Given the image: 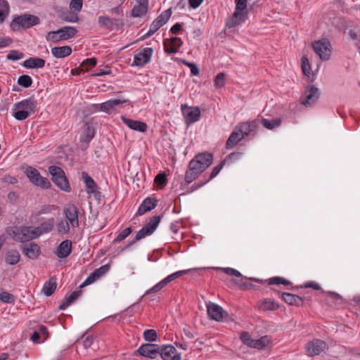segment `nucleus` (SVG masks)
<instances>
[{
	"mask_svg": "<svg viewBox=\"0 0 360 360\" xmlns=\"http://www.w3.org/2000/svg\"><path fill=\"white\" fill-rule=\"evenodd\" d=\"M174 280H176L175 277L172 274L167 276L166 278H165L162 281H160L159 283H158L156 285H155L153 288L148 290L146 292L145 295H146L150 294L152 292H157L160 291V290H162L163 288H165L168 283H169L170 282H172Z\"/></svg>",
	"mask_w": 360,
	"mask_h": 360,
	"instance_id": "c756f323",
	"label": "nucleus"
},
{
	"mask_svg": "<svg viewBox=\"0 0 360 360\" xmlns=\"http://www.w3.org/2000/svg\"><path fill=\"white\" fill-rule=\"evenodd\" d=\"M110 269V265L105 264L103 265L101 267L96 269L94 270L84 281V282L79 286L80 288H82L85 285H89L94 281H96L97 279H98L102 276L105 275Z\"/></svg>",
	"mask_w": 360,
	"mask_h": 360,
	"instance_id": "6ab92c4d",
	"label": "nucleus"
},
{
	"mask_svg": "<svg viewBox=\"0 0 360 360\" xmlns=\"http://www.w3.org/2000/svg\"><path fill=\"white\" fill-rule=\"evenodd\" d=\"M281 298L284 302L290 305L298 307L303 304V299L301 297L292 293L283 292L281 293Z\"/></svg>",
	"mask_w": 360,
	"mask_h": 360,
	"instance_id": "cd10ccee",
	"label": "nucleus"
},
{
	"mask_svg": "<svg viewBox=\"0 0 360 360\" xmlns=\"http://www.w3.org/2000/svg\"><path fill=\"white\" fill-rule=\"evenodd\" d=\"M240 340L244 345L250 347L252 340V338L250 336L248 332L243 331L240 334Z\"/></svg>",
	"mask_w": 360,
	"mask_h": 360,
	"instance_id": "0e129e2a",
	"label": "nucleus"
},
{
	"mask_svg": "<svg viewBox=\"0 0 360 360\" xmlns=\"http://www.w3.org/2000/svg\"><path fill=\"white\" fill-rule=\"evenodd\" d=\"M219 270L229 276H235L239 278H243V275L238 271L231 267L219 268Z\"/></svg>",
	"mask_w": 360,
	"mask_h": 360,
	"instance_id": "13d9d810",
	"label": "nucleus"
},
{
	"mask_svg": "<svg viewBox=\"0 0 360 360\" xmlns=\"http://www.w3.org/2000/svg\"><path fill=\"white\" fill-rule=\"evenodd\" d=\"M72 252V242L69 240L62 241L56 248V254L58 257L64 259L68 257Z\"/></svg>",
	"mask_w": 360,
	"mask_h": 360,
	"instance_id": "b1692460",
	"label": "nucleus"
},
{
	"mask_svg": "<svg viewBox=\"0 0 360 360\" xmlns=\"http://www.w3.org/2000/svg\"><path fill=\"white\" fill-rule=\"evenodd\" d=\"M138 5H136L133 7L131 10V16L134 18H139L144 15H146L148 12V4L145 3H137Z\"/></svg>",
	"mask_w": 360,
	"mask_h": 360,
	"instance_id": "58836bf2",
	"label": "nucleus"
},
{
	"mask_svg": "<svg viewBox=\"0 0 360 360\" xmlns=\"http://www.w3.org/2000/svg\"><path fill=\"white\" fill-rule=\"evenodd\" d=\"M327 347L328 345L326 342L320 339H315L307 342L306 345V351L309 356H314L319 355Z\"/></svg>",
	"mask_w": 360,
	"mask_h": 360,
	"instance_id": "f8f14e48",
	"label": "nucleus"
},
{
	"mask_svg": "<svg viewBox=\"0 0 360 360\" xmlns=\"http://www.w3.org/2000/svg\"><path fill=\"white\" fill-rule=\"evenodd\" d=\"M159 351V355L162 360H181V354L178 353L172 345H160Z\"/></svg>",
	"mask_w": 360,
	"mask_h": 360,
	"instance_id": "9b49d317",
	"label": "nucleus"
},
{
	"mask_svg": "<svg viewBox=\"0 0 360 360\" xmlns=\"http://www.w3.org/2000/svg\"><path fill=\"white\" fill-rule=\"evenodd\" d=\"M25 174L30 181L34 186L48 189L51 187V184L47 178L41 176L39 172L34 167L27 166Z\"/></svg>",
	"mask_w": 360,
	"mask_h": 360,
	"instance_id": "423d86ee",
	"label": "nucleus"
},
{
	"mask_svg": "<svg viewBox=\"0 0 360 360\" xmlns=\"http://www.w3.org/2000/svg\"><path fill=\"white\" fill-rule=\"evenodd\" d=\"M150 230L147 229L145 227H143L141 230H139L137 233L136 234L135 238L129 242L124 247H123L121 249V252L125 251L127 249H129L131 246H132L136 241L140 240L146 236H150L151 233H150Z\"/></svg>",
	"mask_w": 360,
	"mask_h": 360,
	"instance_id": "473e14b6",
	"label": "nucleus"
},
{
	"mask_svg": "<svg viewBox=\"0 0 360 360\" xmlns=\"http://www.w3.org/2000/svg\"><path fill=\"white\" fill-rule=\"evenodd\" d=\"M319 97V90L314 86H309L301 98V103L304 106L311 105L316 102Z\"/></svg>",
	"mask_w": 360,
	"mask_h": 360,
	"instance_id": "ddd939ff",
	"label": "nucleus"
},
{
	"mask_svg": "<svg viewBox=\"0 0 360 360\" xmlns=\"http://www.w3.org/2000/svg\"><path fill=\"white\" fill-rule=\"evenodd\" d=\"M95 130L94 128L89 123L85 124L83 134L80 136V141L82 143H86L89 144L91 139L94 137Z\"/></svg>",
	"mask_w": 360,
	"mask_h": 360,
	"instance_id": "72a5a7b5",
	"label": "nucleus"
},
{
	"mask_svg": "<svg viewBox=\"0 0 360 360\" xmlns=\"http://www.w3.org/2000/svg\"><path fill=\"white\" fill-rule=\"evenodd\" d=\"M123 103H129V101L128 99L120 98L108 100L101 103L100 111L110 114L116 107Z\"/></svg>",
	"mask_w": 360,
	"mask_h": 360,
	"instance_id": "aec40b11",
	"label": "nucleus"
},
{
	"mask_svg": "<svg viewBox=\"0 0 360 360\" xmlns=\"http://www.w3.org/2000/svg\"><path fill=\"white\" fill-rule=\"evenodd\" d=\"M225 74L224 72H219L217 75L214 79V85L218 87H222L225 84Z\"/></svg>",
	"mask_w": 360,
	"mask_h": 360,
	"instance_id": "e2e57ef3",
	"label": "nucleus"
},
{
	"mask_svg": "<svg viewBox=\"0 0 360 360\" xmlns=\"http://www.w3.org/2000/svg\"><path fill=\"white\" fill-rule=\"evenodd\" d=\"M97 60L96 58H90L84 60L80 65V68H82V71H87L89 68H91L96 65Z\"/></svg>",
	"mask_w": 360,
	"mask_h": 360,
	"instance_id": "8fccbe9b",
	"label": "nucleus"
},
{
	"mask_svg": "<svg viewBox=\"0 0 360 360\" xmlns=\"http://www.w3.org/2000/svg\"><path fill=\"white\" fill-rule=\"evenodd\" d=\"M53 182L61 190L70 192L71 187L64 171L60 167L51 165L49 167Z\"/></svg>",
	"mask_w": 360,
	"mask_h": 360,
	"instance_id": "39448f33",
	"label": "nucleus"
},
{
	"mask_svg": "<svg viewBox=\"0 0 360 360\" xmlns=\"http://www.w3.org/2000/svg\"><path fill=\"white\" fill-rule=\"evenodd\" d=\"M172 13V8H168L166 11H163L155 19L163 26L169 20Z\"/></svg>",
	"mask_w": 360,
	"mask_h": 360,
	"instance_id": "09e8293b",
	"label": "nucleus"
},
{
	"mask_svg": "<svg viewBox=\"0 0 360 360\" xmlns=\"http://www.w3.org/2000/svg\"><path fill=\"white\" fill-rule=\"evenodd\" d=\"M269 342L270 340L267 335L262 336L259 339L252 338V340L249 347L257 349H263L267 347Z\"/></svg>",
	"mask_w": 360,
	"mask_h": 360,
	"instance_id": "4c0bfd02",
	"label": "nucleus"
},
{
	"mask_svg": "<svg viewBox=\"0 0 360 360\" xmlns=\"http://www.w3.org/2000/svg\"><path fill=\"white\" fill-rule=\"evenodd\" d=\"M302 61V70L303 73L307 75L308 77H310L311 72V65L309 64V60L306 56H303L301 59Z\"/></svg>",
	"mask_w": 360,
	"mask_h": 360,
	"instance_id": "4d7b16f0",
	"label": "nucleus"
},
{
	"mask_svg": "<svg viewBox=\"0 0 360 360\" xmlns=\"http://www.w3.org/2000/svg\"><path fill=\"white\" fill-rule=\"evenodd\" d=\"M260 121V124H262L265 128L272 130L277 127H278L281 124V119L276 118L273 120H269L263 118Z\"/></svg>",
	"mask_w": 360,
	"mask_h": 360,
	"instance_id": "ea45409f",
	"label": "nucleus"
},
{
	"mask_svg": "<svg viewBox=\"0 0 360 360\" xmlns=\"http://www.w3.org/2000/svg\"><path fill=\"white\" fill-rule=\"evenodd\" d=\"M52 55L56 58H63L72 53L70 46H56L51 49Z\"/></svg>",
	"mask_w": 360,
	"mask_h": 360,
	"instance_id": "c85d7f7f",
	"label": "nucleus"
},
{
	"mask_svg": "<svg viewBox=\"0 0 360 360\" xmlns=\"http://www.w3.org/2000/svg\"><path fill=\"white\" fill-rule=\"evenodd\" d=\"M161 217H162L160 215H155L153 217L150 219V220L143 227L150 230V233L153 234V232L156 230L157 227L158 226V224H160L161 220Z\"/></svg>",
	"mask_w": 360,
	"mask_h": 360,
	"instance_id": "a19ab883",
	"label": "nucleus"
},
{
	"mask_svg": "<svg viewBox=\"0 0 360 360\" xmlns=\"http://www.w3.org/2000/svg\"><path fill=\"white\" fill-rule=\"evenodd\" d=\"M24 54L22 53L19 52L16 50H12L9 52V53L6 56V58L10 60H18L22 58Z\"/></svg>",
	"mask_w": 360,
	"mask_h": 360,
	"instance_id": "680f3d73",
	"label": "nucleus"
},
{
	"mask_svg": "<svg viewBox=\"0 0 360 360\" xmlns=\"http://www.w3.org/2000/svg\"><path fill=\"white\" fill-rule=\"evenodd\" d=\"M248 0H236L235 11L238 13H247L245 10L247 8Z\"/></svg>",
	"mask_w": 360,
	"mask_h": 360,
	"instance_id": "052dcab7",
	"label": "nucleus"
},
{
	"mask_svg": "<svg viewBox=\"0 0 360 360\" xmlns=\"http://www.w3.org/2000/svg\"><path fill=\"white\" fill-rule=\"evenodd\" d=\"M39 22L40 20L37 16L25 13L15 17L12 20L10 27L13 31L17 32L20 30H26L32 27L39 24Z\"/></svg>",
	"mask_w": 360,
	"mask_h": 360,
	"instance_id": "20e7f679",
	"label": "nucleus"
},
{
	"mask_svg": "<svg viewBox=\"0 0 360 360\" xmlns=\"http://www.w3.org/2000/svg\"><path fill=\"white\" fill-rule=\"evenodd\" d=\"M57 230L60 234H66L70 231V224L67 221L62 220L57 224Z\"/></svg>",
	"mask_w": 360,
	"mask_h": 360,
	"instance_id": "6e6d98bb",
	"label": "nucleus"
},
{
	"mask_svg": "<svg viewBox=\"0 0 360 360\" xmlns=\"http://www.w3.org/2000/svg\"><path fill=\"white\" fill-rule=\"evenodd\" d=\"M64 214L73 227H77L79 226L78 209L75 205H68L64 208Z\"/></svg>",
	"mask_w": 360,
	"mask_h": 360,
	"instance_id": "f3484780",
	"label": "nucleus"
},
{
	"mask_svg": "<svg viewBox=\"0 0 360 360\" xmlns=\"http://www.w3.org/2000/svg\"><path fill=\"white\" fill-rule=\"evenodd\" d=\"M312 48L314 52L322 60H328L331 53V44L326 38L315 41L312 43Z\"/></svg>",
	"mask_w": 360,
	"mask_h": 360,
	"instance_id": "0eeeda50",
	"label": "nucleus"
},
{
	"mask_svg": "<svg viewBox=\"0 0 360 360\" xmlns=\"http://www.w3.org/2000/svg\"><path fill=\"white\" fill-rule=\"evenodd\" d=\"M20 259V255L15 249L8 250L5 255V262L11 265L17 264L19 262Z\"/></svg>",
	"mask_w": 360,
	"mask_h": 360,
	"instance_id": "e433bc0d",
	"label": "nucleus"
},
{
	"mask_svg": "<svg viewBox=\"0 0 360 360\" xmlns=\"http://www.w3.org/2000/svg\"><path fill=\"white\" fill-rule=\"evenodd\" d=\"M58 31L62 41L68 40L74 37L77 32V29L71 26H65L59 29Z\"/></svg>",
	"mask_w": 360,
	"mask_h": 360,
	"instance_id": "c9c22d12",
	"label": "nucleus"
},
{
	"mask_svg": "<svg viewBox=\"0 0 360 360\" xmlns=\"http://www.w3.org/2000/svg\"><path fill=\"white\" fill-rule=\"evenodd\" d=\"M164 46L165 51L168 54H174L177 52V49L167 39L165 41Z\"/></svg>",
	"mask_w": 360,
	"mask_h": 360,
	"instance_id": "774afa93",
	"label": "nucleus"
},
{
	"mask_svg": "<svg viewBox=\"0 0 360 360\" xmlns=\"http://www.w3.org/2000/svg\"><path fill=\"white\" fill-rule=\"evenodd\" d=\"M143 337L146 342H149L148 343H150L157 340L158 334L153 329H147L144 330Z\"/></svg>",
	"mask_w": 360,
	"mask_h": 360,
	"instance_id": "a18cd8bd",
	"label": "nucleus"
},
{
	"mask_svg": "<svg viewBox=\"0 0 360 360\" xmlns=\"http://www.w3.org/2000/svg\"><path fill=\"white\" fill-rule=\"evenodd\" d=\"M82 179L85 184L86 193L93 194L96 198L99 199L101 193L95 181L86 172H82Z\"/></svg>",
	"mask_w": 360,
	"mask_h": 360,
	"instance_id": "dca6fc26",
	"label": "nucleus"
},
{
	"mask_svg": "<svg viewBox=\"0 0 360 360\" xmlns=\"http://www.w3.org/2000/svg\"><path fill=\"white\" fill-rule=\"evenodd\" d=\"M246 15L247 13H238V11H234L231 17L226 20V26L229 28L237 27L245 21Z\"/></svg>",
	"mask_w": 360,
	"mask_h": 360,
	"instance_id": "393cba45",
	"label": "nucleus"
},
{
	"mask_svg": "<svg viewBox=\"0 0 360 360\" xmlns=\"http://www.w3.org/2000/svg\"><path fill=\"white\" fill-rule=\"evenodd\" d=\"M181 112L185 120V122L190 125L198 120L200 116V110L199 107H190L186 104L181 105Z\"/></svg>",
	"mask_w": 360,
	"mask_h": 360,
	"instance_id": "1a4fd4ad",
	"label": "nucleus"
},
{
	"mask_svg": "<svg viewBox=\"0 0 360 360\" xmlns=\"http://www.w3.org/2000/svg\"><path fill=\"white\" fill-rule=\"evenodd\" d=\"M21 250L23 254L29 259H36L41 253L39 245L35 243H30L29 244L22 245Z\"/></svg>",
	"mask_w": 360,
	"mask_h": 360,
	"instance_id": "a211bd4d",
	"label": "nucleus"
},
{
	"mask_svg": "<svg viewBox=\"0 0 360 360\" xmlns=\"http://www.w3.org/2000/svg\"><path fill=\"white\" fill-rule=\"evenodd\" d=\"M18 84L22 87L28 88L32 84V79L27 75H22L18 77Z\"/></svg>",
	"mask_w": 360,
	"mask_h": 360,
	"instance_id": "de8ad7c7",
	"label": "nucleus"
},
{
	"mask_svg": "<svg viewBox=\"0 0 360 360\" xmlns=\"http://www.w3.org/2000/svg\"><path fill=\"white\" fill-rule=\"evenodd\" d=\"M267 282H268L269 285L283 284V285H287L291 284V283L289 281L286 280L284 278L279 277V276H275V277L271 278L267 281Z\"/></svg>",
	"mask_w": 360,
	"mask_h": 360,
	"instance_id": "3c124183",
	"label": "nucleus"
},
{
	"mask_svg": "<svg viewBox=\"0 0 360 360\" xmlns=\"http://www.w3.org/2000/svg\"><path fill=\"white\" fill-rule=\"evenodd\" d=\"M225 163H226V160H221L217 166L214 167L212 169V172L210 175V177L207 179H206L205 181H207V182H209L211 179H212L213 178L217 176L218 175V174L220 172V171L221 170V169L223 168V167L224 166Z\"/></svg>",
	"mask_w": 360,
	"mask_h": 360,
	"instance_id": "5fc2aeb1",
	"label": "nucleus"
},
{
	"mask_svg": "<svg viewBox=\"0 0 360 360\" xmlns=\"http://www.w3.org/2000/svg\"><path fill=\"white\" fill-rule=\"evenodd\" d=\"M83 0H71L70 7L71 9L79 12L82 10Z\"/></svg>",
	"mask_w": 360,
	"mask_h": 360,
	"instance_id": "69168bd1",
	"label": "nucleus"
},
{
	"mask_svg": "<svg viewBox=\"0 0 360 360\" xmlns=\"http://www.w3.org/2000/svg\"><path fill=\"white\" fill-rule=\"evenodd\" d=\"M153 52L152 48H144L141 51L134 55L131 65L138 67L144 66L150 60Z\"/></svg>",
	"mask_w": 360,
	"mask_h": 360,
	"instance_id": "4468645a",
	"label": "nucleus"
},
{
	"mask_svg": "<svg viewBox=\"0 0 360 360\" xmlns=\"http://www.w3.org/2000/svg\"><path fill=\"white\" fill-rule=\"evenodd\" d=\"M37 100L34 96L15 103L12 108L13 116L18 121H23L37 110Z\"/></svg>",
	"mask_w": 360,
	"mask_h": 360,
	"instance_id": "f03ea898",
	"label": "nucleus"
},
{
	"mask_svg": "<svg viewBox=\"0 0 360 360\" xmlns=\"http://www.w3.org/2000/svg\"><path fill=\"white\" fill-rule=\"evenodd\" d=\"M207 309L209 318L216 321H221L224 318L229 316L221 307L215 303L210 302L207 304Z\"/></svg>",
	"mask_w": 360,
	"mask_h": 360,
	"instance_id": "9d476101",
	"label": "nucleus"
},
{
	"mask_svg": "<svg viewBox=\"0 0 360 360\" xmlns=\"http://www.w3.org/2000/svg\"><path fill=\"white\" fill-rule=\"evenodd\" d=\"M121 119L124 124L133 130L139 132H145L147 130V124L145 122L134 120L124 116H122Z\"/></svg>",
	"mask_w": 360,
	"mask_h": 360,
	"instance_id": "5701e85b",
	"label": "nucleus"
},
{
	"mask_svg": "<svg viewBox=\"0 0 360 360\" xmlns=\"http://www.w3.org/2000/svg\"><path fill=\"white\" fill-rule=\"evenodd\" d=\"M98 22L101 27L106 28L108 30H111L113 26V20L108 16H99Z\"/></svg>",
	"mask_w": 360,
	"mask_h": 360,
	"instance_id": "37998d69",
	"label": "nucleus"
},
{
	"mask_svg": "<svg viewBox=\"0 0 360 360\" xmlns=\"http://www.w3.org/2000/svg\"><path fill=\"white\" fill-rule=\"evenodd\" d=\"M58 15L60 19L68 22H76L79 19L76 13L67 9L58 10Z\"/></svg>",
	"mask_w": 360,
	"mask_h": 360,
	"instance_id": "f704fd0d",
	"label": "nucleus"
},
{
	"mask_svg": "<svg viewBox=\"0 0 360 360\" xmlns=\"http://www.w3.org/2000/svg\"><path fill=\"white\" fill-rule=\"evenodd\" d=\"M46 63L45 60L38 57H30L23 62L22 65L28 69L42 68Z\"/></svg>",
	"mask_w": 360,
	"mask_h": 360,
	"instance_id": "a878e982",
	"label": "nucleus"
},
{
	"mask_svg": "<svg viewBox=\"0 0 360 360\" xmlns=\"http://www.w3.org/2000/svg\"><path fill=\"white\" fill-rule=\"evenodd\" d=\"M243 134L240 133L237 127H235L234 130L230 134L229 139L226 143V148L231 149L233 148L239 141L243 139Z\"/></svg>",
	"mask_w": 360,
	"mask_h": 360,
	"instance_id": "bb28decb",
	"label": "nucleus"
},
{
	"mask_svg": "<svg viewBox=\"0 0 360 360\" xmlns=\"http://www.w3.org/2000/svg\"><path fill=\"white\" fill-rule=\"evenodd\" d=\"M278 307V304L272 300H264L261 304V308L266 311L275 310L277 309Z\"/></svg>",
	"mask_w": 360,
	"mask_h": 360,
	"instance_id": "49530a36",
	"label": "nucleus"
},
{
	"mask_svg": "<svg viewBox=\"0 0 360 360\" xmlns=\"http://www.w3.org/2000/svg\"><path fill=\"white\" fill-rule=\"evenodd\" d=\"M155 182L160 186H165L167 184V177L165 173H160L155 177Z\"/></svg>",
	"mask_w": 360,
	"mask_h": 360,
	"instance_id": "338daca9",
	"label": "nucleus"
},
{
	"mask_svg": "<svg viewBox=\"0 0 360 360\" xmlns=\"http://www.w3.org/2000/svg\"><path fill=\"white\" fill-rule=\"evenodd\" d=\"M157 203L158 200L154 197H148L145 198L140 205L136 215L141 216L147 212L151 211L157 206Z\"/></svg>",
	"mask_w": 360,
	"mask_h": 360,
	"instance_id": "4be33fe9",
	"label": "nucleus"
},
{
	"mask_svg": "<svg viewBox=\"0 0 360 360\" xmlns=\"http://www.w3.org/2000/svg\"><path fill=\"white\" fill-rule=\"evenodd\" d=\"M160 345L153 343L142 344L138 349L134 352V355L147 357L155 359L159 356Z\"/></svg>",
	"mask_w": 360,
	"mask_h": 360,
	"instance_id": "6e6552de",
	"label": "nucleus"
},
{
	"mask_svg": "<svg viewBox=\"0 0 360 360\" xmlns=\"http://www.w3.org/2000/svg\"><path fill=\"white\" fill-rule=\"evenodd\" d=\"M9 12V5L5 0H0V23L2 22Z\"/></svg>",
	"mask_w": 360,
	"mask_h": 360,
	"instance_id": "c03bdc74",
	"label": "nucleus"
},
{
	"mask_svg": "<svg viewBox=\"0 0 360 360\" xmlns=\"http://www.w3.org/2000/svg\"><path fill=\"white\" fill-rule=\"evenodd\" d=\"M82 295L81 290L72 292L70 295H67L58 307L60 310L66 309L72 302H74Z\"/></svg>",
	"mask_w": 360,
	"mask_h": 360,
	"instance_id": "2f4dec72",
	"label": "nucleus"
},
{
	"mask_svg": "<svg viewBox=\"0 0 360 360\" xmlns=\"http://www.w3.org/2000/svg\"><path fill=\"white\" fill-rule=\"evenodd\" d=\"M46 39L48 41H51L53 43H57V42L62 41V39H60V34L59 33L58 30L56 31L49 32L47 34Z\"/></svg>",
	"mask_w": 360,
	"mask_h": 360,
	"instance_id": "bf43d9fd",
	"label": "nucleus"
},
{
	"mask_svg": "<svg viewBox=\"0 0 360 360\" xmlns=\"http://www.w3.org/2000/svg\"><path fill=\"white\" fill-rule=\"evenodd\" d=\"M162 25L155 19L150 25L149 30L141 37V39H147L154 34Z\"/></svg>",
	"mask_w": 360,
	"mask_h": 360,
	"instance_id": "79ce46f5",
	"label": "nucleus"
},
{
	"mask_svg": "<svg viewBox=\"0 0 360 360\" xmlns=\"http://www.w3.org/2000/svg\"><path fill=\"white\" fill-rule=\"evenodd\" d=\"M6 233L14 241L25 243L37 238V233L32 226H13L6 229Z\"/></svg>",
	"mask_w": 360,
	"mask_h": 360,
	"instance_id": "7ed1b4c3",
	"label": "nucleus"
},
{
	"mask_svg": "<svg viewBox=\"0 0 360 360\" xmlns=\"http://www.w3.org/2000/svg\"><path fill=\"white\" fill-rule=\"evenodd\" d=\"M132 232V229L131 227H127L124 230H123L118 236L114 239L113 243H117L124 240L127 236H129Z\"/></svg>",
	"mask_w": 360,
	"mask_h": 360,
	"instance_id": "864d4df0",
	"label": "nucleus"
},
{
	"mask_svg": "<svg viewBox=\"0 0 360 360\" xmlns=\"http://www.w3.org/2000/svg\"><path fill=\"white\" fill-rule=\"evenodd\" d=\"M0 301L8 304L14 303L15 297L8 292L2 291L0 292Z\"/></svg>",
	"mask_w": 360,
	"mask_h": 360,
	"instance_id": "603ef678",
	"label": "nucleus"
},
{
	"mask_svg": "<svg viewBox=\"0 0 360 360\" xmlns=\"http://www.w3.org/2000/svg\"><path fill=\"white\" fill-rule=\"evenodd\" d=\"M55 225V219L51 217L47 219L45 221L41 222L38 226H34V231L37 233V238L45 233H50L53 229Z\"/></svg>",
	"mask_w": 360,
	"mask_h": 360,
	"instance_id": "412c9836",
	"label": "nucleus"
},
{
	"mask_svg": "<svg viewBox=\"0 0 360 360\" xmlns=\"http://www.w3.org/2000/svg\"><path fill=\"white\" fill-rule=\"evenodd\" d=\"M57 287V280L56 277H51L46 281L42 288V292L47 297L51 296L56 290Z\"/></svg>",
	"mask_w": 360,
	"mask_h": 360,
	"instance_id": "7c9ffc66",
	"label": "nucleus"
},
{
	"mask_svg": "<svg viewBox=\"0 0 360 360\" xmlns=\"http://www.w3.org/2000/svg\"><path fill=\"white\" fill-rule=\"evenodd\" d=\"M260 121L259 120H254L250 122H244L238 123L236 127L239 129L243 137L250 135H255V130L259 127Z\"/></svg>",
	"mask_w": 360,
	"mask_h": 360,
	"instance_id": "2eb2a0df",
	"label": "nucleus"
},
{
	"mask_svg": "<svg viewBox=\"0 0 360 360\" xmlns=\"http://www.w3.org/2000/svg\"><path fill=\"white\" fill-rule=\"evenodd\" d=\"M213 155L208 152L199 153L190 161L185 174V181L187 184L195 180L198 176L208 168L212 163Z\"/></svg>",
	"mask_w": 360,
	"mask_h": 360,
	"instance_id": "f257e3e1",
	"label": "nucleus"
}]
</instances>
